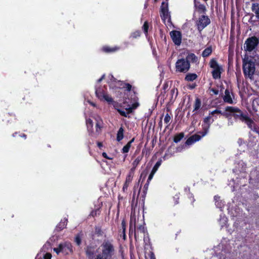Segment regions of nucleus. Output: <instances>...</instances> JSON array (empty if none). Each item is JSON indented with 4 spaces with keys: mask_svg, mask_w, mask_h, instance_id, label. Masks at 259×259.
Returning <instances> with one entry per match:
<instances>
[{
    "mask_svg": "<svg viewBox=\"0 0 259 259\" xmlns=\"http://www.w3.org/2000/svg\"><path fill=\"white\" fill-rule=\"evenodd\" d=\"M237 170L240 172H244L246 169V165L243 161H240L238 163Z\"/></svg>",
    "mask_w": 259,
    "mask_h": 259,
    "instance_id": "473e14b6",
    "label": "nucleus"
},
{
    "mask_svg": "<svg viewBox=\"0 0 259 259\" xmlns=\"http://www.w3.org/2000/svg\"><path fill=\"white\" fill-rule=\"evenodd\" d=\"M39 255H41L40 252H39L35 258V259H37V258L38 257Z\"/></svg>",
    "mask_w": 259,
    "mask_h": 259,
    "instance_id": "4d7b16f0",
    "label": "nucleus"
},
{
    "mask_svg": "<svg viewBox=\"0 0 259 259\" xmlns=\"http://www.w3.org/2000/svg\"><path fill=\"white\" fill-rule=\"evenodd\" d=\"M228 240L224 239L221 243L214 248L215 255L219 257L220 259H230L228 257L230 255L229 252V246L227 245Z\"/></svg>",
    "mask_w": 259,
    "mask_h": 259,
    "instance_id": "20e7f679",
    "label": "nucleus"
},
{
    "mask_svg": "<svg viewBox=\"0 0 259 259\" xmlns=\"http://www.w3.org/2000/svg\"><path fill=\"white\" fill-rule=\"evenodd\" d=\"M215 114H222V113L221 110L218 109H215L211 111L209 113V115L207 117H206L204 119L203 123L202 124V125L203 131L200 133L201 134V135H200L199 134H195L192 135L187 140L186 142V145H191L194 144V143L199 141L202 137L205 136L207 134L210 124L214 121V119L211 118L210 115H214Z\"/></svg>",
    "mask_w": 259,
    "mask_h": 259,
    "instance_id": "f257e3e1",
    "label": "nucleus"
},
{
    "mask_svg": "<svg viewBox=\"0 0 259 259\" xmlns=\"http://www.w3.org/2000/svg\"><path fill=\"white\" fill-rule=\"evenodd\" d=\"M219 222L220 225L222 227H223L226 225L227 222V218L224 214H221Z\"/></svg>",
    "mask_w": 259,
    "mask_h": 259,
    "instance_id": "2f4dec72",
    "label": "nucleus"
},
{
    "mask_svg": "<svg viewBox=\"0 0 259 259\" xmlns=\"http://www.w3.org/2000/svg\"><path fill=\"white\" fill-rule=\"evenodd\" d=\"M53 250L57 254H58L60 252L62 253V250L60 245H59L58 247L54 248Z\"/></svg>",
    "mask_w": 259,
    "mask_h": 259,
    "instance_id": "de8ad7c7",
    "label": "nucleus"
},
{
    "mask_svg": "<svg viewBox=\"0 0 259 259\" xmlns=\"http://www.w3.org/2000/svg\"><path fill=\"white\" fill-rule=\"evenodd\" d=\"M160 17L165 24H171L170 12L168 10V5L167 2H163L160 7Z\"/></svg>",
    "mask_w": 259,
    "mask_h": 259,
    "instance_id": "1a4fd4ad",
    "label": "nucleus"
},
{
    "mask_svg": "<svg viewBox=\"0 0 259 259\" xmlns=\"http://www.w3.org/2000/svg\"><path fill=\"white\" fill-rule=\"evenodd\" d=\"M44 255V259H51L52 258V254L50 253H46L44 254V253L42 254Z\"/></svg>",
    "mask_w": 259,
    "mask_h": 259,
    "instance_id": "49530a36",
    "label": "nucleus"
},
{
    "mask_svg": "<svg viewBox=\"0 0 259 259\" xmlns=\"http://www.w3.org/2000/svg\"><path fill=\"white\" fill-rule=\"evenodd\" d=\"M67 219L64 218L62 220L56 227V230L57 231H60L65 228L67 225Z\"/></svg>",
    "mask_w": 259,
    "mask_h": 259,
    "instance_id": "5701e85b",
    "label": "nucleus"
},
{
    "mask_svg": "<svg viewBox=\"0 0 259 259\" xmlns=\"http://www.w3.org/2000/svg\"><path fill=\"white\" fill-rule=\"evenodd\" d=\"M233 96L232 93L230 91L226 89L225 91V95L223 97V100L225 103L229 104H234V102L233 100L232 97Z\"/></svg>",
    "mask_w": 259,
    "mask_h": 259,
    "instance_id": "a211bd4d",
    "label": "nucleus"
},
{
    "mask_svg": "<svg viewBox=\"0 0 259 259\" xmlns=\"http://www.w3.org/2000/svg\"><path fill=\"white\" fill-rule=\"evenodd\" d=\"M178 95V91L177 89L174 88L171 89L169 93V101L173 102L177 98Z\"/></svg>",
    "mask_w": 259,
    "mask_h": 259,
    "instance_id": "4be33fe9",
    "label": "nucleus"
},
{
    "mask_svg": "<svg viewBox=\"0 0 259 259\" xmlns=\"http://www.w3.org/2000/svg\"><path fill=\"white\" fill-rule=\"evenodd\" d=\"M161 164V160H159L158 161H157V162L153 167L152 171H153V172H156L159 167L160 166Z\"/></svg>",
    "mask_w": 259,
    "mask_h": 259,
    "instance_id": "ea45409f",
    "label": "nucleus"
},
{
    "mask_svg": "<svg viewBox=\"0 0 259 259\" xmlns=\"http://www.w3.org/2000/svg\"><path fill=\"white\" fill-rule=\"evenodd\" d=\"M96 95L101 101H105L108 104L113 102L112 98L107 93L106 88L105 87H96Z\"/></svg>",
    "mask_w": 259,
    "mask_h": 259,
    "instance_id": "0eeeda50",
    "label": "nucleus"
},
{
    "mask_svg": "<svg viewBox=\"0 0 259 259\" xmlns=\"http://www.w3.org/2000/svg\"><path fill=\"white\" fill-rule=\"evenodd\" d=\"M155 174V172H153V171H151L150 174L149 175V176L148 177V180H147V184H146V185L147 186L149 185V183L150 182V181L152 179Z\"/></svg>",
    "mask_w": 259,
    "mask_h": 259,
    "instance_id": "a18cd8bd",
    "label": "nucleus"
},
{
    "mask_svg": "<svg viewBox=\"0 0 259 259\" xmlns=\"http://www.w3.org/2000/svg\"><path fill=\"white\" fill-rule=\"evenodd\" d=\"M171 119V117L169 115V114L168 113H167L165 115V117H164V122L167 124L169 122L170 120Z\"/></svg>",
    "mask_w": 259,
    "mask_h": 259,
    "instance_id": "c03bdc74",
    "label": "nucleus"
},
{
    "mask_svg": "<svg viewBox=\"0 0 259 259\" xmlns=\"http://www.w3.org/2000/svg\"><path fill=\"white\" fill-rule=\"evenodd\" d=\"M258 39L254 36L248 38L244 45L245 51L247 52H251L253 51L258 45Z\"/></svg>",
    "mask_w": 259,
    "mask_h": 259,
    "instance_id": "ddd939ff",
    "label": "nucleus"
},
{
    "mask_svg": "<svg viewBox=\"0 0 259 259\" xmlns=\"http://www.w3.org/2000/svg\"><path fill=\"white\" fill-rule=\"evenodd\" d=\"M50 248H51V244L49 242H47L43 246L42 248H41V250H40V251L39 252H40V253L42 252H44V253H45L46 251L48 250Z\"/></svg>",
    "mask_w": 259,
    "mask_h": 259,
    "instance_id": "e433bc0d",
    "label": "nucleus"
},
{
    "mask_svg": "<svg viewBox=\"0 0 259 259\" xmlns=\"http://www.w3.org/2000/svg\"><path fill=\"white\" fill-rule=\"evenodd\" d=\"M212 53V48L211 47L206 48L202 53V56L203 57H207L209 56Z\"/></svg>",
    "mask_w": 259,
    "mask_h": 259,
    "instance_id": "72a5a7b5",
    "label": "nucleus"
},
{
    "mask_svg": "<svg viewBox=\"0 0 259 259\" xmlns=\"http://www.w3.org/2000/svg\"><path fill=\"white\" fill-rule=\"evenodd\" d=\"M117 110L121 115L126 117H130L129 114L132 112V108L130 107L128 109H126L125 111L120 109H117Z\"/></svg>",
    "mask_w": 259,
    "mask_h": 259,
    "instance_id": "a878e982",
    "label": "nucleus"
},
{
    "mask_svg": "<svg viewBox=\"0 0 259 259\" xmlns=\"http://www.w3.org/2000/svg\"><path fill=\"white\" fill-rule=\"evenodd\" d=\"M21 137L26 138V136L24 134L20 135Z\"/></svg>",
    "mask_w": 259,
    "mask_h": 259,
    "instance_id": "13d9d810",
    "label": "nucleus"
},
{
    "mask_svg": "<svg viewBox=\"0 0 259 259\" xmlns=\"http://www.w3.org/2000/svg\"><path fill=\"white\" fill-rule=\"evenodd\" d=\"M149 256L151 259H155L154 254L153 252H150Z\"/></svg>",
    "mask_w": 259,
    "mask_h": 259,
    "instance_id": "603ef678",
    "label": "nucleus"
},
{
    "mask_svg": "<svg viewBox=\"0 0 259 259\" xmlns=\"http://www.w3.org/2000/svg\"><path fill=\"white\" fill-rule=\"evenodd\" d=\"M192 200H193V202H194V198H193V197H192Z\"/></svg>",
    "mask_w": 259,
    "mask_h": 259,
    "instance_id": "69168bd1",
    "label": "nucleus"
},
{
    "mask_svg": "<svg viewBox=\"0 0 259 259\" xmlns=\"http://www.w3.org/2000/svg\"><path fill=\"white\" fill-rule=\"evenodd\" d=\"M102 155L105 158H107V159H112V158L111 157H109L108 156H107V154L105 153V152H103L102 153Z\"/></svg>",
    "mask_w": 259,
    "mask_h": 259,
    "instance_id": "8fccbe9b",
    "label": "nucleus"
},
{
    "mask_svg": "<svg viewBox=\"0 0 259 259\" xmlns=\"http://www.w3.org/2000/svg\"><path fill=\"white\" fill-rule=\"evenodd\" d=\"M197 75L195 73H188L185 76V80L192 81L196 79Z\"/></svg>",
    "mask_w": 259,
    "mask_h": 259,
    "instance_id": "7c9ffc66",
    "label": "nucleus"
},
{
    "mask_svg": "<svg viewBox=\"0 0 259 259\" xmlns=\"http://www.w3.org/2000/svg\"><path fill=\"white\" fill-rule=\"evenodd\" d=\"M194 7L200 13H204L206 11L205 7L204 5L200 4L199 2H197L196 0H194Z\"/></svg>",
    "mask_w": 259,
    "mask_h": 259,
    "instance_id": "412c9836",
    "label": "nucleus"
},
{
    "mask_svg": "<svg viewBox=\"0 0 259 259\" xmlns=\"http://www.w3.org/2000/svg\"><path fill=\"white\" fill-rule=\"evenodd\" d=\"M60 245L63 254L66 255L73 252L72 246L70 242H65L60 243Z\"/></svg>",
    "mask_w": 259,
    "mask_h": 259,
    "instance_id": "dca6fc26",
    "label": "nucleus"
},
{
    "mask_svg": "<svg viewBox=\"0 0 259 259\" xmlns=\"http://www.w3.org/2000/svg\"><path fill=\"white\" fill-rule=\"evenodd\" d=\"M251 10L255 13L256 18L259 19V3H253L251 6Z\"/></svg>",
    "mask_w": 259,
    "mask_h": 259,
    "instance_id": "b1692460",
    "label": "nucleus"
},
{
    "mask_svg": "<svg viewBox=\"0 0 259 259\" xmlns=\"http://www.w3.org/2000/svg\"><path fill=\"white\" fill-rule=\"evenodd\" d=\"M98 251V250L93 246H88L86 249V254L89 259L93 258L94 255Z\"/></svg>",
    "mask_w": 259,
    "mask_h": 259,
    "instance_id": "6ab92c4d",
    "label": "nucleus"
},
{
    "mask_svg": "<svg viewBox=\"0 0 259 259\" xmlns=\"http://www.w3.org/2000/svg\"><path fill=\"white\" fill-rule=\"evenodd\" d=\"M99 249L101 250L102 252L100 254L108 259H110L115 252L114 247L112 242L109 240H104Z\"/></svg>",
    "mask_w": 259,
    "mask_h": 259,
    "instance_id": "423d86ee",
    "label": "nucleus"
},
{
    "mask_svg": "<svg viewBox=\"0 0 259 259\" xmlns=\"http://www.w3.org/2000/svg\"><path fill=\"white\" fill-rule=\"evenodd\" d=\"M140 31H136L133 33H132L131 36L133 38H136L140 35Z\"/></svg>",
    "mask_w": 259,
    "mask_h": 259,
    "instance_id": "37998d69",
    "label": "nucleus"
},
{
    "mask_svg": "<svg viewBox=\"0 0 259 259\" xmlns=\"http://www.w3.org/2000/svg\"><path fill=\"white\" fill-rule=\"evenodd\" d=\"M210 23L209 18L205 15L201 16L196 22V25L199 32H201Z\"/></svg>",
    "mask_w": 259,
    "mask_h": 259,
    "instance_id": "4468645a",
    "label": "nucleus"
},
{
    "mask_svg": "<svg viewBox=\"0 0 259 259\" xmlns=\"http://www.w3.org/2000/svg\"><path fill=\"white\" fill-rule=\"evenodd\" d=\"M238 143L239 144V145H241L242 144L244 143V142L242 139H239L238 140Z\"/></svg>",
    "mask_w": 259,
    "mask_h": 259,
    "instance_id": "3c124183",
    "label": "nucleus"
},
{
    "mask_svg": "<svg viewBox=\"0 0 259 259\" xmlns=\"http://www.w3.org/2000/svg\"><path fill=\"white\" fill-rule=\"evenodd\" d=\"M176 71L181 73H186L190 69V63L185 59H180L176 63Z\"/></svg>",
    "mask_w": 259,
    "mask_h": 259,
    "instance_id": "9b49d317",
    "label": "nucleus"
},
{
    "mask_svg": "<svg viewBox=\"0 0 259 259\" xmlns=\"http://www.w3.org/2000/svg\"><path fill=\"white\" fill-rule=\"evenodd\" d=\"M86 125L90 135L96 137L101 132L103 121L98 115H95L86 119Z\"/></svg>",
    "mask_w": 259,
    "mask_h": 259,
    "instance_id": "f03ea898",
    "label": "nucleus"
},
{
    "mask_svg": "<svg viewBox=\"0 0 259 259\" xmlns=\"http://www.w3.org/2000/svg\"><path fill=\"white\" fill-rule=\"evenodd\" d=\"M108 79V83L109 84V87L111 89H121L124 88L127 91H130L131 90L132 85L130 84H125L122 82L117 80L111 74L109 75Z\"/></svg>",
    "mask_w": 259,
    "mask_h": 259,
    "instance_id": "6e6552de",
    "label": "nucleus"
},
{
    "mask_svg": "<svg viewBox=\"0 0 259 259\" xmlns=\"http://www.w3.org/2000/svg\"><path fill=\"white\" fill-rule=\"evenodd\" d=\"M144 241L146 243H148L149 241V239L148 237L146 238V237H144Z\"/></svg>",
    "mask_w": 259,
    "mask_h": 259,
    "instance_id": "864d4df0",
    "label": "nucleus"
},
{
    "mask_svg": "<svg viewBox=\"0 0 259 259\" xmlns=\"http://www.w3.org/2000/svg\"><path fill=\"white\" fill-rule=\"evenodd\" d=\"M103 51L107 53L109 52H113L118 50V48L117 47L114 48H110L109 47H104L102 48Z\"/></svg>",
    "mask_w": 259,
    "mask_h": 259,
    "instance_id": "f704fd0d",
    "label": "nucleus"
},
{
    "mask_svg": "<svg viewBox=\"0 0 259 259\" xmlns=\"http://www.w3.org/2000/svg\"><path fill=\"white\" fill-rule=\"evenodd\" d=\"M214 94H218V92H214Z\"/></svg>",
    "mask_w": 259,
    "mask_h": 259,
    "instance_id": "0e129e2a",
    "label": "nucleus"
},
{
    "mask_svg": "<svg viewBox=\"0 0 259 259\" xmlns=\"http://www.w3.org/2000/svg\"><path fill=\"white\" fill-rule=\"evenodd\" d=\"M134 141V138L132 139L130 141H129L122 148V152L123 153H127L130 149L131 147L132 144Z\"/></svg>",
    "mask_w": 259,
    "mask_h": 259,
    "instance_id": "cd10ccee",
    "label": "nucleus"
},
{
    "mask_svg": "<svg viewBox=\"0 0 259 259\" xmlns=\"http://www.w3.org/2000/svg\"><path fill=\"white\" fill-rule=\"evenodd\" d=\"M105 75H103L102 77L98 80V82L99 83L101 81V80L104 78Z\"/></svg>",
    "mask_w": 259,
    "mask_h": 259,
    "instance_id": "6e6d98bb",
    "label": "nucleus"
},
{
    "mask_svg": "<svg viewBox=\"0 0 259 259\" xmlns=\"http://www.w3.org/2000/svg\"><path fill=\"white\" fill-rule=\"evenodd\" d=\"M144 225L143 217H140V223L137 225V230H136V232L137 238H138V233L139 232L144 234L145 233L146 229Z\"/></svg>",
    "mask_w": 259,
    "mask_h": 259,
    "instance_id": "aec40b11",
    "label": "nucleus"
},
{
    "mask_svg": "<svg viewBox=\"0 0 259 259\" xmlns=\"http://www.w3.org/2000/svg\"><path fill=\"white\" fill-rule=\"evenodd\" d=\"M181 150H179V149H178L177 151H180Z\"/></svg>",
    "mask_w": 259,
    "mask_h": 259,
    "instance_id": "338daca9",
    "label": "nucleus"
},
{
    "mask_svg": "<svg viewBox=\"0 0 259 259\" xmlns=\"http://www.w3.org/2000/svg\"><path fill=\"white\" fill-rule=\"evenodd\" d=\"M124 130L122 127H120L117 132L116 139L119 142L123 138Z\"/></svg>",
    "mask_w": 259,
    "mask_h": 259,
    "instance_id": "c756f323",
    "label": "nucleus"
},
{
    "mask_svg": "<svg viewBox=\"0 0 259 259\" xmlns=\"http://www.w3.org/2000/svg\"><path fill=\"white\" fill-rule=\"evenodd\" d=\"M226 111L232 113L234 117L239 118L243 121L245 122L250 129L259 134L258 129L254 122L247 116L243 115L241 111L238 108L228 106L226 108Z\"/></svg>",
    "mask_w": 259,
    "mask_h": 259,
    "instance_id": "7ed1b4c3",
    "label": "nucleus"
},
{
    "mask_svg": "<svg viewBox=\"0 0 259 259\" xmlns=\"http://www.w3.org/2000/svg\"><path fill=\"white\" fill-rule=\"evenodd\" d=\"M75 241L78 245H79L80 244L81 242V239L80 234H78L76 236L75 238Z\"/></svg>",
    "mask_w": 259,
    "mask_h": 259,
    "instance_id": "79ce46f5",
    "label": "nucleus"
},
{
    "mask_svg": "<svg viewBox=\"0 0 259 259\" xmlns=\"http://www.w3.org/2000/svg\"><path fill=\"white\" fill-rule=\"evenodd\" d=\"M201 102L198 98L196 99L194 105V111L198 110L201 107Z\"/></svg>",
    "mask_w": 259,
    "mask_h": 259,
    "instance_id": "c9c22d12",
    "label": "nucleus"
},
{
    "mask_svg": "<svg viewBox=\"0 0 259 259\" xmlns=\"http://www.w3.org/2000/svg\"><path fill=\"white\" fill-rule=\"evenodd\" d=\"M243 71L246 77L252 79L255 70V64L252 59L245 58L243 61Z\"/></svg>",
    "mask_w": 259,
    "mask_h": 259,
    "instance_id": "39448f33",
    "label": "nucleus"
},
{
    "mask_svg": "<svg viewBox=\"0 0 259 259\" xmlns=\"http://www.w3.org/2000/svg\"><path fill=\"white\" fill-rule=\"evenodd\" d=\"M91 215H92V216H94V211L92 212V213H91Z\"/></svg>",
    "mask_w": 259,
    "mask_h": 259,
    "instance_id": "052dcab7",
    "label": "nucleus"
},
{
    "mask_svg": "<svg viewBox=\"0 0 259 259\" xmlns=\"http://www.w3.org/2000/svg\"><path fill=\"white\" fill-rule=\"evenodd\" d=\"M121 227H122V229L123 237V239H125V237H126V235H125L126 223L124 220H123L122 221Z\"/></svg>",
    "mask_w": 259,
    "mask_h": 259,
    "instance_id": "58836bf2",
    "label": "nucleus"
},
{
    "mask_svg": "<svg viewBox=\"0 0 259 259\" xmlns=\"http://www.w3.org/2000/svg\"><path fill=\"white\" fill-rule=\"evenodd\" d=\"M210 67L212 68V75L214 79L221 78V74L223 71L222 67L214 59H211L209 62Z\"/></svg>",
    "mask_w": 259,
    "mask_h": 259,
    "instance_id": "f8f14e48",
    "label": "nucleus"
},
{
    "mask_svg": "<svg viewBox=\"0 0 259 259\" xmlns=\"http://www.w3.org/2000/svg\"><path fill=\"white\" fill-rule=\"evenodd\" d=\"M97 145L100 148H101L103 147V145L101 142H98Z\"/></svg>",
    "mask_w": 259,
    "mask_h": 259,
    "instance_id": "5fc2aeb1",
    "label": "nucleus"
},
{
    "mask_svg": "<svg viewBox=\"0 0 259 259\" xmlns=\"http://www.w3.org/2000/svg\"><path fill=\"white\" fill-rule=\"evenodd\" d=\"M184 137V134L180 133L175 136L174 141L175 143L179 142Z\"/></svg>",
    "mask_w": 259,
    "mask_h": 259,
    "instance_id": "4c0bfd02",
    "label": "nucleus"
},
{
    "mask_svg": "<svg viewBox=\"0 0 259 259\" xmlns=\"http://www.w3.org/2000/svg\"><path fill=\"white\" fill-rule=\"evenodd\" d=\"M98 211H99L98 210H96V211H95V214H97V212Z\"/></svg>",
    "mask_w": 259,
    "mask_h": 259,
    "instance_id": "e2e57ef3",
    "label": "nucleus"
},
{
    "mask_svg": "<svg viewBox=\"0 0 259 259\" xmlns=\"http://www.w3.org/2000/svg\"><path fill=\"white\" fill-rule=\"evenodd\" d=\"M170 36L174 43L177 46H180L182 42L181 32L177 30H172L170 32Z\"/></svg>",
    "mask_w": 259,
    "mask_h": 259,
    "instance_id": "2eb2a0df",
    "label": "nucleus"
},
{
    "mask_svg": "<svg viewBox=\"0 0 259 259\" xmlns=\"http://www.w3.org/2000/svg\"><path fill=\"white\" fill-rule=\"evenodd\" d=\"M175 200V204L178 203V200L179 199V195H176L174 197Z\"/></svg>",
    "mask_w": 259,
    "mask_h": 259,
    "instance_id": "09e8293b",
    "label": "nucleus"
},
{
    "mask_svg": "<svg viewBox=\"0 0 259 259\" xmlns=\"http://www.w3.org/2000/svg\"><path fill=\"white\" fill-rule=\"evenodd\" d=\"M135 195V192H134V194H133V198H134Z\"/></svg>",
    "mask_w": 259,
    "mask_h": 259,
    "instance_id": "680f3d73",
    "label": "nucleus"
},
{
    "mask_svg": "<svg viewBox=\"0 0 259 259\" xmlns=\"http://www.w3.org/2000/svg\"><path fill=\"white\" fill-rule=\"evenodd\" d=\"M90 104H91L92 106H95V104L94 103H92V102H90Z\"/></svg>",
    "mask_w": 259,
    "mask_h": 259,
    "instance_id": "bf43d9fd",
    "label": "nucleus"
},
{
    "mask_svg": "<svg viewBox=\"0 0 259 259\" xmlns=\"http://www.w3.org/2000/svg\"><path fill=\"white\" fill-rule=\"evenodd\" d=\"M142 28L144 30V33L147 36L148 34V28H149V25H148V23L147 21H145L144 22V24Z\"/></svg>",
    "mask_w": 259,
    "mask_h": 259,
    "instance_id": "a19ab883",
    "label": "nucleus"
},
{
    "mask_svg": "<svg viewBox=\"0 0 259 259\" xmlns=\"http://www.w3.org/2000/svg\"><path fill=\"white\" fill-rule=\"evenodd\" d=\"M142 156H138L135 159V160L133 161V162L132 163L133 167H132V168H131V169H133V171L135 172L136 168L138 165V164H139V163L141 161V160H142Z\"/></svg>",
    "mask_w": 259,
    "mask_h": 259,
    "instance_id": "c85d7f7f",
    "label": "nucleus"
},
{
    "mask_svg": "<svg viewBox=\"0 0 259 259\" xmlns=\"http://www.w3.org/2000/svg\"><path fill=\"white\" fill-rule=\"evenodd\" d=\"M186 60L188 61L189 63L190 62L196 63L198 61V58L194 54L190 53L187 56Z\"/></svg>",
    "mask_w": 259,
    "mask_h": 259,
    "instance_id": "393cba45",
    "label": "nucleus"
},
{
    "mask_svg": "<svg viewBox=\"0 0 259 259\" xmlns=\"http://www.w3.org/2000/svg\"><path fill=\"white\" fill-rule=\"evenodd\" d=\"M140 219L139 216L137 215L135 210L132 211L130 223V234L134 233L135 239L137 240L136 232L137 225L139 224Z\"/></svg>",
    "mask_w": 259,
    "mask_h": 259,
    "instance_id": "9d476101",
    "label": "nucleus"
},
{
    "mask_svg": "<svg viewBox=\"0 0 259 259\" xmlns=\"http://www.w3.org/2000/svg\"><path fill=\"white\" fill-rule=\"evenodd\" d=\"M214 199L216 206L219 208H222L224 206V203L220 200V197L218 196H214Z\"/></svg>",
    "mask_w": 259,
    "mask_h": 259,
    "instance_id": "bb28decb",
    "label": "nucleus"
},
{
    "mask_svg": "<svg viewBox=\"0 0 259 259\" xmlns=\"http://www.w3.org/2000/svg\"><path fill=\"white\" fill-rule=\"evenodd\" d=\"M135 172L133 171V169H130L128 174L126 176L125 182L123 186L122 190L125 192L127 190L128 187L133 181Z\"/></svg>",
    "mask_w": 259,
    "mask_h": 259,
    "instance_id": "f3484780",
    "label": "nucleus"
}]
</instances>
